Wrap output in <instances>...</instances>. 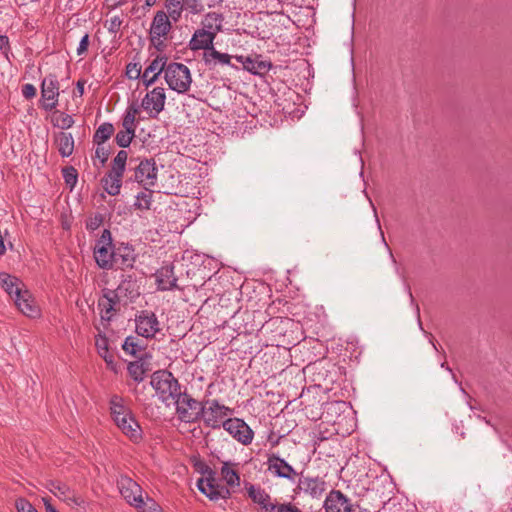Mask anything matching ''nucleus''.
Masks as SVG:
<instances>
[{
	"mask_svg": "<svg viewBox=\"0 0 512 512\" xmlns=\"http://www.w3.org/2000/svg\"><path fill=\"white\" fill-rule=\"evenodd\" d=\"M22 94L26 99H32L36 95V88L33 84L27 83L22 87Z\"/></svg>",
	"mask_w": 512,
	"mask_h": 512,
	"instance_id": "46",
	"label": "nucleus"
},
{
	"mask_svg": "<svg viewBox=\"0 0 512 512\" xmlns=\"http://www.w3.org/2000/svg\"><path fill=\"white\" fill-rule=\"evenodd\" d=\"M115 251L109 230L105 229L94 246V258L101 269H111L114 264Z\"/></svg>",
	"mask_w": 512,
	"mask_h": 512,
	"instance_id": "8",
	"label": "nucleus"
},
{
	"mask_svg": "<svg viewBox=\"0 0 512 512\" xmlns=\"http://www.w3.org/2000/svg\"><path fill=\"white\" fill-rule=\"evenodd\" d=\"M184 9L189 10L192 14H198L203 10L200 0H184Z\"/></svg>",
	"mask_w": 512,
	"mask_h": 512,
	"instance_id": "43",
	"label": "nucleus"
},
{
	"mask_svg": "<svg viewBox=\"0 0 512 512\" xmlns=\"http://www.w3.org/2000/svg\"><path fill=\"white\" fill-rule=\"evenodd\" d=\"M18 512H37V510L27 500L20 498L16 501Z\"/></svg>",
	"mask_w": 512,
	"mask_h": 512,
	"instance_id": "44",
	"label": "nucleus"
},
{
	"mask_svg": "<svg viewBox=\"0 0 512 512\" xmlns=\"http://www.w3.org/2000/svg\"><path fill=\"white\" fill-rule=\"evenodd\" d=\"M165 7L169 17L177 22L184 10V0H166Z\"/></svg>",
	"mask_w": 512,
	"mask_h": 512,
	"instance_id": "35",
	"label": "nucleus"
},
{
	"mask_svg": "<svg viewBox=\"0 0 512 512\" xmlns=\"http://www.w3.org/2000/svg\"><path fill=\"white\" fill-rule=\"evenodd\" d=\"M271 512H302V510L292 503H280L274 504Z\"/></svg>",
	"mask_w": 512,
	"mask_h": 512,
	"instance_id": "42",
	"label": "nucleus"
},
{
	"mask_svg": "<svg viewBox=\"0 0 512 512\" xmlns=\"http://www.w3.org/2000/svg\"><path fill=\"white\" fill-rule=\"evenodd\" d=\"M134 249L131 246L124 245L117 248L114 255V263L121 268H131L135 262Z\"/></svg>",
	"mask_w": 512,
	"mask_h": 512,
	"instance_id": "28",
	"label": "nucleus"
},
{
	"mask_svg": "<svg viewBox=\"0 0 512 512\" xmlns=\"http://www.w3.org/2000/svg\"><path fill=\"white\" fill-rule=\"evenodd\" d=\"M157 0H146V5L148 7L154 6L156 4Z\"/></svg>",
	"mask_w": 512,
	"mask_h": 512,
	"instance_id": "56",
	"label": "nucleus"
},
{
	"mask_svg": "<svg viewBox=\"0 0 512 512\" xmlns=\"http://www.w3.org/2000/svg\"><path fill=\"white\" fill-rule=\"evenodd\" d=\"M166 103V92L163 87L157 86L148 90L141 100L140 107L150 118H157L164 110Z\"/></svg>",
	"mask_w": 512,
	"mask_h": 512,
	"instance_id": "9",
	"label": "nucleus"
},
{
	"mask_svg": "<svg viewBox=\"0 0 512 512\" xmlns=\"http://www.w3.org/2000/svg\"><path fill=\"white\" fill-rule=\"evenodd\" d=\"M134 178L145 188L153 187L157 181V167L154 160L141 161L135 169Z\"/></svg>",
	"mask_w": 512,
	"mask_h": 512,
	"instance_id": "15",
	"label": "nucleus"
},
{
	"mask_svg": "<svg viewBox=\"0 0 512 512\" xmlns=\"http://www.w3.org/2000/svg\"><path fill=\"white\" fill-rule=\"evenodd\" d=\"M121 20L118 18V17H115L113 19H111V26H110V29L111 30H116L120 27L121 25Z\"/></svg>",
	"mask_w": 512,
	"mask_h": 512,
	"instance_id": "52",
	"label": "nucleus"
},
{
	"mask_svg": "<svg viewBox=\"0 0 512 512\" xmlns=\"http://www.w3.org/2000/svg\"><path fill=\"white\" fill-rule=\"evenodd\" d=\"M45 488L59 500L70 506H80L84 503L83 499L76 494L67 484L58 480H48Z\"/></svg>",
	"mask_w": 512,
	"mask_h": 512,
	"instance_id": "12",
	"label": "nucleus"
},
{
	"mask_svg": "<svg viewBox=\"0 0 512 512\" xmlns=\"http://www.w3.org/2000/svg\"><path fill=\"white\" fill-rule=\"evenodd\" d=\"M0 286L13 300L17 309L29 318L40 316V308L26 285L16 276L0 273Z\"/></svg>",
	"mask_w": 512,
	"mask_h": 512,
	"instance_id": "1",
	"label": "nucleus"
},
{
	"mask_svg": "<svg viewBox=\"0 0 512 512\" xmlns=\"http://www.w3.org/2000/svg\"><path fill=\"white\" fill-rule=\"evenodd\" d=\"M164 79L168 87L179 94L186 93L192 83L189 68L178 62H171L167 65Z\"/></svg>",
	"mask_w": 512,
	"mask_h": 512,
	"instance_id": "5",
	"label": "nucleus"
},
{
	"mask_svg": "<svg viewBox=\"0 0 512 512\" xmlns=\"http://www.w3.org/2000/svg\"><path fill=\"white\" fill-rule=\"evenodd\" d=\"M158 288L163 291L177 288V278L174 274V267L166 265L161 267L155 274Z\"/></svg>",
	"mask_w": 512,
	"mask_h": 512,
	"instance_id": "22",
	"label": "nucleus"
},
{
	"mask_svg": "<svg viewBox=\"0 0 512 512\" xmlns=\"http://www.w3.org/2000/svg\"><path fill=\"white\" fill-rule=\"evenodd\" d=\"M122 177L123 175L110 171L103 179L104 189L109 195L116 196L119 194L122 185Z\"/></svg>",
	"mask_w": 512,
	"mask_h": 512,
	"instance_id": "30",
	"label": "nucleus"
},
{
	"mask_svg": "<svg viewBox=\"0 0 512 512\" xmlns=\"http://www.w3.org/2000/svg\"><path fill=\"white\" fill-rule=\"evenodd\" d=\"M248 496L252 501L258 504L264 512H271L274 508V503L270 495L260 486L249 485L247 488Z\"/></svg>",
	"mask_w": 512,
	"mask_h": 512,
	"instance_id": "24",
	"label": "nucleus"
},
{
	"mask_svg": "<svg viewBox=\"0 0 512 512\" xmlns=\"http://www.w3.org/2000/svg\"><path fill=\"white\" fill-rule=\"evenodd\" d=\"M233 58V56L227 53L219 52L215 48H210L209 51L204 52L203 55L205 64L211 68H214L217 65H227L234 67V65L231 63Z\"/></svg>",
	"mask_w": 512,
	"mask_h": 512,
	"instance_id": "27",
	"label": "nucleus"
},
{
	"mask_svg": "<svg viewBox=\"0 0 512 512\" xmlns=\"http://www.w3.org/2000/svg\"><path fill=\"white\" fill-rule=\"evenodd\" d=\"M59 82L55 75L46 76L41 83V105L51 111L58 105Z\"/></svg>",
	"mask_w": 512,
	"mask_h": 512,
	"instance_id": "11",
	"label": "nucleus"
},
{
	"mask_svg": "<svg viewBox=\"0 0 512 512\" xmlns=\"http://www.w3.org/2000/svg\"><path fill=\"white\" fill-rule=\"evenodd\" d=\"M127 369H128V373H129L130 377L134 381H136V382L143 381V379L145 377V372H146L143 363H141L139 361L131 362V363H129Z\"/></svg>",
	"mask_w": 512,
	"mask_h": 512,
	"instance_id": "37",
	"label": "nucleus"
},
{
	"mask_svg": "<svg viewBox=\"0 0 512 512\" xmlns=\"http://www.w3.org/2000/svg\"><path fill=\"white\" fill-rule=\"evenodd\" d=\"M222 21L223 17L221 14L215 12L208 13L202 21V29L212 31L214 32V36H216L217 33L221 31Z\"/></svg>",
	"mask_w": 512,
	"mask_h": 512,
	"instance_id": "31",
	"label": "nucleus"
},
{
	"mask_svg": "<svg viewBox=\"0 0 512 512\" xmlns=\"http://www.w3.org/2000/svg\"><path fill=\"white\" fill-rule=\"evenodd\" d=\"M55 144L62 157H69L74 151V139L70 133L63 131L57 133Z\"/></svg>",
	"mask_w": 512,
	"mask_h": 512,
	"instance_id": "29",
	"label": "nucleus"
},
{
	"mask_svg": "<svg viewBox=\"0 0 512 512\" xmlns=\"http://www.w3.org/2000/svg\"><path fill=\"white\" fill-rule=\"evenodd\" d=\"M122 348L125 352L131 355H135L137 352V345L130 338H127L125 340L124 344L122 345Z\"/></svg>",
	"mask_w": 512,
	"mask_h": 512,
	"instance_id": "47",
	"label": "nucleus"
},
{
	"mask_svg": "<svg viewBox=\"0 0 512 512\" xmlns=\"http://www.w3.org/2000/svg\"><path fill=\"white\" fill-rule=\"evenodd\" d=\"M267 467L268 471H270L274 476L285 478L291 482H295L298 476V473L290 464L275 454L268 457Z\"/></svg>",
	"mask_w": 512,
	"mask_h": 512,
	"instance_id": "16",
	"label": "nucleus"
},
{
	"mask_svg": "<svg viewBox=\"0 0 512 512\" xmlns=\"http://www.w3.org/2000/svg\"><path fill=\"white\" fill-rule=\"evenodd\" d=\"M298 489L313 498H318L325 491V482L318 477H302L298 480Z\"/></svg>",
	"mask_w": 512,
	"mask_h": 512,
	"instance_id": "23",
	"label": "nucleus"
},
{
	"mask_svg": "<svg viewBox=\"0 0 512 512\" xmlns=\"http://www.w3.org/2000/svg\"><path fill=\"white\" fill-rule=\"evenodd\" d=\"M8 44V38L6 36H0V46L7 45Z\"/></svg>",
	"mask_w": 512,
	"mask_h": 512,
	"instance_id": "55",
	"label": "nucleus"
},
{
	"mask_svg": "<svg viewBox=\"0 0 512 512\" xmlns=\"http://www.w3.org/2000/svg\"><path fill=\"white\" fill-rule=\"evenodd\" d=\"M152 203V191L148 188H145L144 191L139 192L135 197V202L133 204L134 208L137 210H149Z\"/></svg>",
	"mask_w": 512,
	"mask_h": 512,
	"instance_id": "34",
	"label": "nucleus"
},
{
	"mask_svg": "<svg viewBox=\"0 0 512 512\" xmlns=\"http://www.w3.org/2000/svg\"><path fill=\"white\" fill-rule=\"evenodd\" d=\"M216 36L214 32L206 29H198L194 32L192 38L189 41V48L192 51L205 50L209 51L213 47V41Z\"/></svg>",
	"mask_w": 512,
	"mask_h": 512,
	"instance_id": "21",
	"label": "nucleus"
},
{
	"mask_svg": "<svg viewBox=\"0 0 512 512\" xmlns=\"http://www.w3.org/2000/svg\"><path fill=\"white\" fill-rule=\"evenodd\" d=\"M167 59L163 56H157L145 68L142 73V83L146 88L152 86L159 78L161 73L165 74Z\"/></svg>",
	"mask_w": 512,
	"mask_h": 512,
	"instance_id": "18",
	"label": "nucleus"
},
{
	"mask_svg": "<svg viewBox=\"0 0 512 512\" xmlns=\"http://www.w3.org/2000/svg\"><path fill=\"white\" fill-rule=\"evenodd\" d=\"M233 414V410L219 401L213 399L203 404L201 417L204 424L212 429L223 427L226 417Z\"/></svg>",
	"mask_w": 512,
	"mask_h": 512,
	"instance_id": "6",
	"label": "nucleus"
},
{
	"mask_svg": "<svg viewBox=\"0 0 512 512\" xmlns=\"http://www.w3.org/2000/svg\"><path fill=\"white\" fill-rule=\"evenodd\" d=\"M221 476L228 486L235 487L240 485V477L237 471L227 462L221 467Z\"/></svg>",
	"mask_w": 512,
	"mask_h": 512,
	"instance_id": "33",
	"label": "nucleus"
},
{
	"mask_svg": "<svg viewBox=\"0 0 512 512\" xmlns=\"http://www.w3.org/2000/svg\"><path fill=\"white\" fill-rule=\"evenodd\" d=\"M235 59L243 64L245 70L252 74L262 75L271 68V63L261 60L260 57L250 58L244 56H235Z\"/></svg>",
	"mask_w": 512,
	"mask_h": 512,
	"instance_id": "26",
	"label": "nucleus"
},
{
	"mask_svg": "<svg viewBox=\"0 0 512 512\" xmlns=\"http://www.w3.org/2000/svg\"><path fill=\"white\" fill-rule=\"evenodd\" d=\"M223 428L243 445H248L253 440L252 429L242 419L228 418L223 423Z\"/></svg>",
	"mask_w": 512,
	"mask_h": 512,
	"instance_id": "13",
	"label": "nucleus"
},
{
	"mask_svg": "<svg viewBox=\"0 0 512 512\" xmlns=\"http://www.w3.org/2000/svg\"><path fill=\"white\" fill-rule=\"evenodd\" d=\"M84 85L85 82L81 80H79L76 84V92L79 96H82L84 94Z\"/></svg>",
	"mask_w": 512,
	"mask_h": 512,
	"instance_id": "51",
	"label": "nucleus"
},
{
	"mask_svg": "<svg viewBox=\"0 0 512 512\" xmlns=\"http://www.w3.org/2000/svg\"><path fill=\"white\" fill-rule=\"evenodd\" d=\"M197 487L212 501L228 499L231 495L229 488L220 484L212 471H209L205 478H200L197 481Z\"/></svg>",
	"mask_w": 512,
	"mask_h": 512,
	"instance_id": "10",
	"label": "nucleus"
},
{
	"mask_svg": "<svg viewBox=\"0 0 512 512\" xmlns=\"http://www.w3.org/2000/svg\"><path fill=\"white\" fill-rule=\"evenodd\" d=\"M95 157L98 158L100 160V163L103 165L109 157V152L104 146L97 145V148L95 150Z\"/></svg>",
	"mask_w": 512,
	"mask_h": 512,
	"instance_id": "45",
	"label": "nucleus"
},
{
	"mask_svg": "<svg viewBox=\"0 0 512 512\" xmlns=\"http://www.w3.org/2000/svg\"><path fill=\"white\" fill-rule=\"evenodd\" d=\"M136 332L145 338H153L161 331L160 323L154 313L142 311L136 317Z\"/></svg>",
	"mask_w": 512,
	"mask_h": 512,
	"instance_id": "14",
	"label": "nucleus"
},
{
	"mask_svg": "<svg viewBox=\"0 0 512 512\" xmlns=\"http://www.w3.org/2000/svg\"><path fill=\"white\" fill-rule=\"evenodd\" d=\"M151 385L159 399L166 404L173 402L181 393L177 379L166 370L154 372Z\"/></svg>",
	"mask_w": 512,
	"mask_h": 512,
	"instance_id": "4",
	"label": "nucleus"
},
{
	"mask_svg": "<svg viewBox=\"0 0 512 512\" xmlns=\"http://www.w3.org/2000/svg\"><path fill=\"white\" fill-rule=\"evenodd\" d=\"M126 76L131 80L142 79L141 65L139 63H129L126 66Z\"/></svg>",
	"mask_w": 512,
	"mask_h": 512,
	"instance_id": "41",
	"label": "nucleus"
},
{
	"mask_svg": "<svg viewBox=\"0 0 512 512\" xmlns=\"http://www.w3.org/2000/svg\"><path fill=\"white\" fill-rule=\"evenodd\" d=\"M42 502L45 506L46 512H59L56 510V508L51 504V498L50 497H42Z\"/></svg>",
	"mask_w": 512,
	"mask_h": 512,
	"instance_id": "50",
	"label": "nucleus"
},
{
	"mask_svg": "<svg viewBox=\"0 0 512 512\" xmlns=\"http://www.w3.org/2000/svg\"><path fill=\"white\" fill-rule=\"evenodd\" d=\"M325 512H352L353 505L350 499L340 490H331L324 501Z\"/></svg>",
	"mask_w": 512,
	"mask_h": 512,
	"instance_id": "17",
	"label": "nucleus"
},
{
	"mask_svg": "<svg viewBox=\"0 0 512 512\" xmlns=\"http://www.w3.org/2000/svg\"><path fill=\"white\" fill-rule=\"evenodd\" d=\"M127 157V152L124 150H120L113 160L111 172L123 175L125 171Z\"/></svg>",
	"mask_w": 512,
	"mask_h": 512,
	"instance_id": "38",
	"label": "nucleus"
},
{
	"mask_svg": "<svg viewBox=\"0 0 512 512\" xmlns=\"http://www.w3.org/2000/svg\"><path fill=\"white\" fill-rule=\"evenodd\" d=\"M88 45H89V35L85 34L82 37V39L80 40V43L77 47V54L82 55L83 53H85L88 49Z\"/></svg>",
	"mask_w": 512,
	"mask_h": 512,
	"instance_id": "48",
	"label": "nucleus"
},
{
	"mask_svg": "<svg viewBox=\"0 0 512 512\" xmlns=\"http://www.w3.org/2000/svg\"><path fill=\"white\" fill-rule=\"evenodd\" d=\"M173 402L176 405V414L182 422L192 423L201 417L203 404L187 393H180Z\"/></svg>",
	"mask_w": 512,
	"mask_h": 512,
	"instance_id": "7",
	"label": "nucleus"
},
{
	"mask_svg": "<svg viewBox=\"0 0 512 512\" xmlns=\"http://www.w3.org/2000/svg\"><path fill=\"white\" fill-rule=\"evenodd\" d=\"M120 494L125 501L138 512H163L160 505L148 495L144 496L142 487L128 476H121L117 481Z\"/></svg>",
	"mask_w": 512,
	"mask_h": 512,
	"instance_id": "3",
	"label": "nucleus"
},
{
	"mask_svg": "<svg viewBox=\"0 0 512 512\" xmlns=\"http://www.w3.org/2000/svg\"><path fill=\"white\" fill-rule=\"evenodd\" d=\"M134 137H135V132L128 130V129L121 128L115 136V141L118 146H120L122 148H126L130 145V143L132 142Z\"/></svg>",
	"mask_w": 512,
	"mask_h": 512,
	"instance_id": "39",
	"label": "nucleus"
},
{
	"mask_svg": "<svg viewBox=\"0 0 512 512\" xmlns=\"http://www.w3.org/2000/svg\"><path fill=\"white\" fill-rule=\"evenodd\" d=\"M72 123H73V120H72V118H71V117H69V116H67V117H66V118H64V120H63V125H64L65 127H70V126L72 125Z\"/></svg>",
	"mask_w": 512,
	"mask_h": 512,
	"instance_id": "54",
	"label": "nucleus"
},
{
	"mask_svg": "<svg viewBox=\"0 0 512 512\" xmlns=\"http://www.w3.org/2000/svg\"><path fill=\"white\" fill-rule=\"evenodd\" d=\"M106 1L113 8L120 6L125 2V0H106Z\"/></svg>",
	"mask_w": 512,
	"mask_h": 512,
	"instance_id": "53",
	"label": "nucleus"
},
{
	"mask_svg": "<svg viewBox=\"0 0 512 512\" xmlns=\"http://www.w3.org/2000/svg\"><path fill=\"white\" fill-rule=\"evenodd\" d=\"M110 411L115 424L126 437L135 443L142 440V429L122 397H111Z\"/></svg>",
	"mask_w": 512,
	"mask_h": 512,
	"instance_id": "2",
	"label": "nucleus"
},
{
	"mask_svg": "<svg viewBox=\"0 0 512 512\" xmlns=\"http://www.w3.org/2000/svg\"><path fill=\"white\" fill-rule=\"evenodd\" d=\"M95 346L99 356L105 361L107 367L116 372V362L113 353L109 348V340L99 333L95 338Z\"/></svg>",
	"mask_w": 512,
	"mask_h": 512,
	"instance_id": "25",
	"label": "nucleus"
},
{
	"mask_svg": "<svg viewBox=\"0 0 512 512\" xmlns=\"http://www.w3.org/2000/svg\"><path fill=\"white\" fill-rule=\"evenodd\" d=\"M140 108L136 104H131L127 107L125 115L122 120V128L135 132L136 129V116L139 114Z\"/></svg>",
	"mask_w": 512,
	"mask_h": 512,
	"instance_id": "32",
	"label": "nucleus"
},
{
	"mask_svg": "<svg viewBox=\"0 0 512 512\" xmlns=\"http://www.w3.org/2000/svg\"><path fill=\"white\" fill-rule=\"evenodd\" d=\"M101 221V216H95L94 218H91L89 221H87L86 227L89 230H95L100 226Z\"/></svg>",
	"mask_w": 512,
	"mask_h": 512,
	"instance_id": "49",
	"label": "nucleus"
},
{
	"mask_svg": "<svg viewBox=\"0 0 512 512\" xmlns=\"http://www.w3.org/2000/svg\"><path fill=\"white\" fill-rule=\"evenodd\" d=\"M63 178L65 180V183L73 189L77 183L78 180V173L77 170L70 166L63 169Z\"/></svg>",
	"mask_w": 512,
	"mask_h": 512,
	"instance_id": "40",
	"label": "nucleus"
},
{
	"mask_svg": "<svg viewBox=\"0 0 512 512\" xmlns=\"http://www.w3.org/2000/svg\"><path fill=\"white\" fill-rule=\"evenodd\" d=\"M114 133V126L111 123L101 124L94 134V142L97 145L105 143Z\"/></svg>",
	"mask_w": 512,
	"mask_h": 512,
	"instance_id": "36",
	"label": "nucleus"
},
{
	"mask_svg": "<svg viewBox=\"0 0 512 512\" xmlns=\"http://www.w3.org/2000/svg\"><path fill=\"white\" fill-rule=\"evenodd\" d=\"M169 18V15L163 11H158L155 14L150 26V37L153 42L156 39L160 40L168 34L171 29Z\"/></svg>",
	"mask_w": 512,
	"mask_h": 512,
	"instance_id": "20",
	"label": "nucleus"
},
{
	"mask_svg": "<svg viewBox=\"0 0 512 512\" xmlns=\"http://www.w3.org/2000/svg\"><path fill=\"white\" fill-rule=\"evenodd\" d=\"M119 305L118 296L115 291L109 290L98 301V308L102 321H110Z\"/></svg>",
	"mask_w": 512,
	"mask_h": 512,
	"instance_id": "19",
	"label": "nucleus"
}]
</instances>
